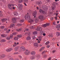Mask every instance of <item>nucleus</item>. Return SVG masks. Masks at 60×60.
I'll return each mask as SVG.
<instances>
[{
    "label": "nucleus",
    "instance_id": "f257e3e1",
    "mask_svg": "<svg viewBox=\"0 0 60 60\" xmlns=\"http://www.w3.org/2000/svg\"><path fill=\"white\" fill-rule=\"evenodd\" d=\"M25 19H29V20L28 21V22H30V24H32L34 22V20L31 18V16L30 15L28 14V13H27V14L25 16Z\"/></svg>",
    "mask_w": 60,
    "mask_h": 60
},
{
    "label": "nucleus",
    "instance_id": "f03ea898",
    "mask_svg": "<svg viewBox=\"0 0 60 60\" xmlns=\"http://www.w3.org/2000/svg\"><path fill=\"white\" fill-rule=\"evenodd\" d=\"M14 5L13 4H9L8 5V7L9 9L12 10V9L13 10H15V7H14Z\"/></svg>",
    "mask_w": 60,
    "mask_h": 60
},
{
    "label": "nucleus",
    "instance_id": "7ed1b4c3",
    "mask_svg": "<svg viewBox=\"0 0 60 60\" xmlns=\"http://www.w3.org/2000/svg\"><path fill=\"white\" fill-rule=\"evenodd\" d=\"M37 57V58H40V55H36V56H32L31 57L30 59H32V60H33V59H34L35 58Z\"/></svg>",
    "mask_w": 60,
    "mask_h": 60
},
{
    "label": "nucleus",
    "instance_id": "20e7f679",
    "mask_svg": "<svg viewBox=\"0 0 60 60\" xmlns=\"http://www.w3.org/2000/svg\"><path fill=\"white\" fill-rule=\"evenodd\" d=\"M18 7L20 11L22 10V7H23V5L21 4H18Z\"/></svg>",
    "mask_w": 60,
    "mask_h": 60
},
{
    "label": "nucleus",
    "instance_id": "39448f33",
    "mask_svg": "<svg viewBox=\"0 0 60 60\" xmlns=\"http://www.w3.org/2000/svg\"><path fill=\"white\" fill-rule=\"evenodd\" d=\"M38 18L39 19H41V20H43L44 19V18L43 17V16L41 15H39L38 16Z\"/></svg>",
    "mask_w": 60,
    "mask_h": 60
},
{
    "label": "nucleus",
    "instance_id": "423d86ee",
    "mask_svg": "<svg viewBox=\"0 0 60 60\" xmlns=\"http://www.w3.org/2000/svg\"><path fill=\"white\" fill-rule=\"evenodd\" d=\"M25 53V55H29L30 54V51L28 50H26Z\"/></svg>",
    "mask_w": 60,
    "mask_h": 60
},
{
    "label": "nucleus",
    "instance_id": "0eeeda50",
    "mask_svg": "<svg viewBox=\"0 0 60 60\" xmlns=\"http://www.w3.org/2000/svg\"><path fill=\"white\" fill-rule=\"evenodd\" d=\"M21 50L24 51L25 50V47L24 46H22L20 48Z\"/></svg>",
    "mask_w": 60,
    "mask_h": 60
},
{
    "label": "nucleus",
    "instance_id": "6e6552de",
    "mask_svg": "<svg viewBox=\"0 0 60 60\" xmlns=\"http://www.w3.org/2000/svg\"><path fill=\"white\" fill-rule=\"evenodd\" d=\"M39 12L40 13H42L43 14H45V12L43 11L41 9L39 10Z\"/></svg>",
    "mask_w": 60,
    "mask_h": 60
},
{
    "label": "nucleus",
    "instance_id": "1a4fd4ad",
    "mask_svg": "<svg viewBox=\"0 0 60 60\" xmlns=\"http://www.w3.org/2000/svg\"><path fill=\"white\" fill-rule=\"evenodd\" d=\"M12 21L14 23H15L16 22V18H13L12 19Z\"/></svg>",
    "mask_w": 60,
    "mask_h": 60
},
{
    "label": "nucleus",
    "instance_id": "9d476101",
    "mask_svg": "<svg viewBox=\"0 0 60 60\" xmlns=\"http://www.w3.org/2000/svg\"><path fill=\"white\" fill-rule=\"evenodd\" d=\"M37 13V12L36 11H34V13H33V16H34V18H35L36 16V13Z\"/></svg>",
    "mask_w": 60,
    "mask_h": 60
},
{
    "label": "nucleus",
    "instance_id": "9b49d317",
    "mask_svg": "<svg viewBox=\"0 0 60 60\" xmlns=\"http://www.w3.org/2000/svg\"><path fill=\"white\" fill-rule=\"evenodd\" d=\"M34 51H33L31 52L30 54L31 55H35L36 53Z\"/></svg>",
    "mask_w": 60,
    "mask_h": 60
},
{
    "label": "nucleus",
    "instance_id": "f8f14e48",
    "mask_svg": "<svg viewBox=\"0 0 60 60\" xmlns=\"http://www.w3.org/2000/svg\"><path fill=\"white\" fill-rule=\"evenodd\" d=\"M49 23H47L46 24H44L43 25V27H46V26H49Z\"/></svg>",
    "mask_w": 60,
    "mask_h": 60
},
{
    "label": "nucleus",
    "instance_id": "ddd939ff",
    "mask_svg": "<svg viewBox=\"0 0 60 60\" xmlns=\"http://www.w3.org/2000/svg\"><path fill=\"white\" fill-rule=\"evenodd\" d=\"M15 26V24H12L11 25V26H9V28H11L13 27H14Z\"/></svg>",
    "mask_w": 60,
    "mask_h": 60
},
{
    "label": "nucleus",
    "instance_id": "4468645a",
    "mask_svg": "<svg viewBox=\"0 0 60 60\" xmlns=\"http://www.w3.org/2000/svg\"><path fill=\"white\" fill-rule=\"evenodd\" d=\"M14 14L15 16H17V15H18V13L17 11H15L14 12Z\"/></svg>",
    "mask_w": 60,
    "mask_h": 60
},
{
    "label": "nucleus",
    "instance_id": "2eb2a0df",
    "mask_svg": "<svg viewBox=\"0 0 60 60\" xmlns=\"http://www.w3.org/2000/svg\"><path fill=\"white\" fill-rule=\"evenodd\" d=\"M37 30L38 31H41L42 30L41 28L40 27H38Z\"/></svg>",
    "mask_w": 60,
    "mask_h": 60
},
{
    "label": "nucleus",
    "instance_id": "dca6fc26",
    "mask_svg": "<svg viewBox=\"0 0 60 60\" xmlns=\"http://www.w3.org/2000/svg\"><path fill=\"white\" fill-rule=\"evenodd\" d=\"M8 34H4L1 35V37H6L7 36H8Z\"/></svg>",
    "mask_w": 60,
    "mask_h": 60
},
{
    "label": "nucleus",
    "instance_id": "f3484780",
    "mask_svg": "<svg viewBox=\"0 0 60 60\" xmlns=\"http://www.w3.org/2000/svg\"><path fill=\"white\" fill-rule=\"evenodd\" d=\"M12 50V49L10 48L8 49L6 51L8 52H9V51H11Z\"/></svg>",
    "mask_w": 60,
    "mask_h": 60
},
{
    "label": "nucleus",
    "instance_id": "a211bd4d",
    "mask_svg": "<svg viewBox=\"0 0 60 60\" xmlns=\"http://www.w3.org/2000/svg\"><path fill=\"white\" fill-rule=\"evenodd\" d=\"M22 30V28H20V29H16V31H18L19 32V31H21Z\"/></svg>",
    "mask_w": 60,
    "mask_h": 60
},
{
    "label": "nucleus",
    "instance_id": "6ab92c4d",
    "mask_svg": "<svg viewBox=\"0 0 60 60\" xmlns=\"http://www.w3.org/2000/svg\"><path fill=\"white\" fill-rule=\"evenodd\" d=\"M19 47H16L15 48V51H17L19 50Z\"/></svg>",
    "mask_w": 60,
    "mask_h": 60
},
{
    "label": "nucleus",
    "instance_id": "aec40b11",
    "mask_svg": "<svg viewBox=\"0 0 60 60\" xmlns=\"http://www.w3.org/2000/svg\"><path fill=\"white\" fill-rule=\"evenodd\" d=\"M27 40H31V37L30 36H29L27 37L26 38Z\"/></svg>",
    "mask_w": 60,
    "mask_h": 60
},
{
    "label": "nucleus",
    "instance_id": "412c9836",
    "mask_svg": "<svg viewBox=\"0 0 60 60\" xmlns=\"http://www.w3.org/2000/svg\"><path fill=\"white\" fill-rule=\"evenodd\" d=\"M1 21L3 22H5V21H6V20H7V19H2Z\"/></svg>",
    "mask_w": 60,
    "mask_h": 60
},
{
    "label": "nucleus",
    "instance_id": "4be33fe9",
    "mask_svg": "<svg viewBox=\"0 0 60 60\" xmlns=\"http://www.w3.org/2000/svg\"><path fill=\"white\" fill-rule=\"evenodd\" d=\"M24 2V0H19L18 1V3H22Z\"/></svg>",
    "mask_w": 60,
    "mask_h": 60
},
{
    "label": "nucleus",
    "instance_id": "5701e85b",
    "mask_svg": "<svg viewBox=\"0 0 60 60\" xmlns=\"http://www.w3.org/2000/svg\"><path fill=\"white\" fill-rule=\"evenodd\" d=\"M34 46L35 47H38V44L37 43H35L34 44Z\"/></svg>",
    "mask_w": 60,
    "mask_h": 60
},
{
    "label": "nucleus",
    "instance_id": "b1692460",
    "mask_svg": "<svg viewBox=\"0 0 60 60\" xmlns=\"http://www.w3.org/2000/svg\"><path fill=\"white\" fill-rule=\"evenodd\" d=\"M44 49V47H42L41 49L39 50V51L41 52V51H42L43 49Z\"/></svg>",
    "mask_w": 60,
    "mask_h": 60
},
{
    "label": "nucleus",
    "instance_id": "393cba45",
    "mask_svg": "<svg viewBox=\"0 0 60 60\" xmlns=\"http://www.w3.org/2000/svg\"><path fill=\"white\" fill-rule=\"evenodd\" d=\"M5 41H6V40L5 39H2L0 41L1 42H4Z\"/></svg>",
    "mask_w": 60,
    "mask_h": 60
},
{
    "label": "nucleus",
    "instance_id": "a878e982",
    "mask_svg": "<svg viewBox=\"0 0 60 60\" xmlns=\"http://www.w3.org/2000/svg\"><path fill=\"white\" fill-rule=\"evenodd\" d=\"M5 55L4 54H2L0 56V57L1 58H3V57H5Z\"/></svg>",
    "mask_w": 60,
    "mask_h": 60
},
{
    "label": "nucleus",
    "instance_id": "bb28decb",
    "mask_svg": "<svg viewBox=\"0 0 60 60\" xmlns=\"http://www.w3.org/2000/svg\"><path fill=\"white\" fill-rule=\"evenodd\" d=\"M56 35L57 36H59L60 35V33L58 32H57L56 33Z\"/></svg>",
    "mask_w": 60,
    "mask_h": 60
},
{
    "label": "nucleus",
    "instance_id": "cd10ccee",
    "mask_svg": "<svg viewBox=\"0 0 60 60\" xmlns=\"http://www.w3.org/2000/svg\"><path fill=\"white\" fill-rule=\"evenodd\" d=\"M56 28H60V25H58L56 26Z\"/></svg>",
    "mask_w": 60,
    "mask_h": 60
},
{
    "label": "nucleus",
    "instance_id": "c85d7f7f",
    "mask_svg": "<svg viewBox=\"0 0 60 60\" xmlns=\"http://www.w3.org/2000/svg\"><path fill=\"white\" fill-rule=\"evenodd\" d=\"M41 38H42V37L41 36L38 37L40 41H41Z\"/></svg>",
    "mask_w": 60,
    "mask_h": 60
},
{
    "label": "nucleus",
    "instance_id": "c756f323",
    "mask_svg": "<svg viewBox=\"0 0 60 60\" xmlns=\"http://www.w3.org/2000/svg\"><path fill=\"white\" fill-rule=\"evenodd\" d=\"M37 34V32L36 31H34L33 33V34L34 35H35Z\"/></svg>",
    "mask_w": 60,
    "mask_h": 60
},
{
    "label": "nucleus",
    "instance_id": "7c9ffc66",
    "mask_svg": "<svg viewBox=\"0 0 60 60\" xmlns=\"http://www.w3.org/2000/svg\"><path fill=\"white\" fill-rule=\"evenodd\" d=\"M47 8H48L46 7V6H45V8H44V10H45V11H47Z\"/></svg>",
    "mask_w": 60,
    "mask_h": 60
},
{
    "label": "nucleus",
    "instance_id": "2f4dec72",
    "mask_svg": "<svg viewBox=\"0 0 60 60\" xmlns=\"http://www.w3.org/2000/svg\"><path fill=\"white\" fill-rule=\"evenodd\" d=\"M14 39L15 40H18V39H19V38H18L17 37H15L14 38Z\"/></svg>",
    "mask_w": 60,
    "mask_h": 60
},
{
    "label": "nucleus",
    "instance_id": "473e14b6",
    "mask_svg": "<svg viewBox=\"0 0 60 60\" xmlns=\"http://www.w3.org/2000/svg\"><path fill=\"white\" fill-rule=\"evenodd\" d=\"M17 37L19 38H21V37H22V35H17Z\"/></svg>",
    "mask_w": 60,
    "mask_h": 60
},
{
    "label": "nucleus",
    "instance_id": "72a5a7b5",
    "mask_svg": "<svg viewBox=\"0 0 60 60\" xmlns=\"http://www.w3.org/2000/svg\"><path fill=\"white\" fill-rule=\"evenodd\" d=\"M20 22H23L24 21V19H22L20 21Z\"/></svg>",
    "mask_w": 60,
    "mask_h": 60
},
{
    "label": "nucleus",
    "instance_id": "f704fd0d",
    "mask_svg": "<svg viewBox=\"0 0 60 60\" xmlns=\"http://www.w3.org/2000/svg\"><path fill=\"white\" fill-rule=\"evenodd\" d=\"M17 45V44L16 43V42H15V44L13 45V46L14 47H16Z\"/></svg>",
    "mask_w": 60,
    "mask_h": 60
},
{
    "label": "nucleus",
    "instance_id": "c9c22d12",
    "mask_svg": "<svg viewBox=\"0 0 60 60\" xmlns=\"http://www.w3.org/2000/svg\"><path fill=\"white\" fill-rule=\"evenodd\" d=\"M35 20V22H37L38 21V18H37Z\"/></svg>",
    "mask_w": 60,
    "mask_h": 60
},
{
    "label": "nucleus",
    "instance_id": "e433bc0d",
    "mask_svg": "<svg viewBox=\"0 0 60 60\" xmlns=\"http://www.w3.org/2000/svg\"><path fill=\"white\" fill-rule=\"evenodd\" d=\"M55 7H56V6H55V5H54V7L52 6V10H54L55 8Z\"/></svg>",
    "mask_w": 60,
    "mask_h": 60
},
{
    "label": "nucleus",
    "instance_id": "4c0bfd02",
    "mask_svg": "<svg viewBox=\"0 0 60 60\" xmlns=\"http://www.w3.org/2000/svg\"><path fill=\"white\" fill-rule=\"evenodd\" d=\"M13 35H10V37H9L10 38V39H11L13 37Z\"/></svg>",
    "mask_w": 60,
    "mask_h": 60
},
{
    "label": "nucleus",
    "instance_id": "58836bf2",
    "mask_svg": "<svg viewBox=\"0 0 60 60\" xmlns=\"http://www.w3.org/2000/svg\"><path fill=\"white\" fill-rule=\"evenodd\" d=\"M4 26H1L0 27V28L2 29H4Z\"/></svg>",
    "mask_w": 60,
    "mask_h": 60
},
{
    "label": "nucleus",
    "instance_id": "ea45409f",
    "mask_svg": "<svg viewBox=\"0 0 60 60\" xmlns=\"http://www.w3.org/2000/svg\"><path fill=\"white\" fill-rule=\"evenodd\" d=\"M42 2H41V1L40 2H38V5H40V4H41Z\"/></svg>",
    "mask_w": 60,
    "mask_h": 60
},
{
    "label": "nucleus",
    "instance_id": "a19ab883",
    "mask_svg": "<svg viewBox=\"0 0 60 60\" xmlns=\"http://www.w3.org/2000/svg\"><path fill=\"white\" fill-rule=\"evenodd\" d=\"M49 41H47L45 44L46 45H48V44H49Z\"/></svg>",
    "mask_w": 60,
    "mask_h": 60
},
{
    "label": "nucleus",
    "instance_id": "79ce46f5",
    "mask_svg": "<svg viewBox=\"0 0 60 60\" xmlns=\"http://www.w3.org/2000/svg\"><path fill=\"white\" fill-rule=\"evenodd\" d=\"M52 35H52V34L51 35H49V37H53Z\"/></svg>",
    "mask_w": 60,
    "mask_h": 60
},
{
    "label": "nucleus",
    "instance_id": "37998d69",
    "mask_svg": "<svg viewBox=\"0 0 60 60\" xmlns=\"http://www.w3.org/2000/svg\"><path fill=\"white\" fill-rule=\"evenodd\" d=\"M22 25L21 24H18L17 25V26H21Z\"/></svg>",
    "mask_w": 60,
    "mask_h": 60
},
{
    "label": "nucleus",
    "instance_id": "c03bdc74",
    "mask_svg": "<svg viewBox=\"0 0 60 60\" xmlns=\"http://www.w3.org/2000/svg\"><path fill=\"white\" fill-rule=\"evenodd\" d=\"M0 12L1 13L0 14V17H1V16H2V14H1L2 13V12H1V11H0Z\"/></svg>",
    "mask_w": 60,
    "mask_h": 60
},
{
    "label": "nucleus",
    "instance_id": "a18cd8bd",
    "mask_svg": "<svg viewBox=\"0 0 60 60\" xmlns=\"http://www.w3.org/2000/svg\"><path fill=\"white\" fill-rule=\"evenodd\" d=\"M28 1V0H24V2L25 3H27Z\"/></svg>",
    "mask_w": 60,
    "mask_h": 60
},
{
    "label": "nucleus",
    "instance_id": "49530a36",
    "mask_svg": "<svg viewBox=\"0 0 60 60\" xmlns=\"http://www.w3.org/2000/svg\"><path fill=\"white\" fill-rule=\"evenodd\" d=\"M7 40H9L11 39L10 38V37H8L6 38Z\"/></svg>",
    "mask_w": 60,
    "mask_h": 60
},
{
    "label": "nucleus",
    "instance_id": "de8ad7c7",
    "mask_svg": "<svg viewBox=\"0 0 60 60\" xmlns=\"http://www.w3.org/2000/svg\"><path fill=\"white\" fill-rule=\"evenodd\" d=\"M19 53V52H15L14 53V55H15V54H18Z\"/></svg>",
    "mask_w": 60,
    "mask_h": 60
},
{
    "label": "nucleus",
    "instance_id": "09e8293b",
    "mask_svg": "<svg viewBox=\"0 0 60 60\" xmlns=\"http://www.w3.org/2000/svg\"><path fill=\"white\" fill-rule=\"evenodd\" d=\"M33 39H36V37H35V36H33L32 37Z\"/></svg>",
    "mask_w": 60,
    "mask_h": 60
},
{
    "label": "nucleus",
    "instance_id": "8fccbe9b",
    "mask_svg": "<svg viewBox=\"0 0 60 60\" xmlns=\"http://www.w3.org/2000/svg\"><path fill=\"white\" fill-rule=\"evenodd\" d=\"M54 19V18L53 17H52L51 18H50V20H51V21H52Z\"/></svg>",
    "mask_w": 60,
    "mask_h": 60
},
{
    "label": "nucleus",
    "instance_id": "3c124183",
    "mask_svg": "<svg viewBox=\"0 0 60 60\" xmlns=\"http://www.w3.org/2000/svg\"><path fill=\"white\" fill-rule=\"evenodd\" d=\"M19 58H20V59H21V58H22V56H21L20 55H19Z\"/></svg>",
    "mask_w": 60,
    "mask_h": 60
},
{
    "label": "nucleus",
    "instance_id": "603ef678",
    "mask_svg": "<svg viewBox=\"0 0 60 60\" xmlns=\"http://www.w3.org/2000/svg\"><path fill=\"white\" fill-rule=\"evenodd\" d=\"M46 53V52L45 51H44L42 52V54H44V53Z\"/></svg>",
    "mask_w": 60,
    "mask_h": 60
},
{
    "label": "nucleus",
    "instance_id": "864d4df0",
    "mask_svg": "<svg viewBox=\"0 0 60 60\" xmlns=\"http://www.w3.org/2000/svg\"><path fill=\"white\" fill-rule=\"evenodd\" d=\"M4 31H7L8 30H7V29L6 28H5L4 30Z\"/></svg>",
    "mask_w": 60,
    "mask_h": 60
},
{
    "label": "nucleus",
    "instance_id": "5fc2aeb1",
    "mask_svg": "<svg viewBox=\"0 0 60 60\" xmlns=\"http://www.w3.org/2000/svg\"><path fill=\"white\" fill-rule=\"evenodd\" d=\"M30 29H33V28H34L33 27V26H32V27L30 26Z\"/></svg>",
    "mask_w": 60,
    "mask_h": 60
},
{
    "label": "nucleus",
    "instance_id": "6e6d98bb",
    "mask_svg": "<svg viewBox=\"0 0 60 60\" xmlns=\"http://www.w3.org/2000/svg\"><path fill=\"white\" fill-rule=\"evenodd\" d=\"M12 34H13V35H15L16 34V33H13Z\"/></svg>",
    "mask_w": 60,
    "mask_h": 60
},
{
    "label": "nucleus",
    "instance_id": "4d7b16f0",
    "mask_svg": "<svg viewBox=\"0 0 60 60\" xmlns=\"http://www.w3.org/2000/svg\"><path fill=\"white\" fill-rule=\"evenodd\" d=\"M50 47V46L49 45H48L47 46V47L48 48H49Z\"/></svg>",
    "mask_w": 60,
    "mask_h": 60
},
{
    "label": "nucleus",
    "instance_id": "13d9d810",
    "mask_svg": "<svg viewBox=\"0 0 60 60\" xmlns=\"http://www.w3.org/2000/svg\"><path fill=\"white\" fill-rule=\"evenodd\" d=\"M6 33L7 34H9L10 33V31H8V30L6 31Z\"/></svg>",
    "mask_w": 60,
    "mask_h": 60
},
{
    "label": "nucleus",
    "instance_id": "bf43d9fd",
    "mask_svg": "<svg viewBox=\"0 0 60 60\" xmlns=\"http://www.w3.org/2000/svg\"><path fill=\"white\" fill-rule=\"evenodd\" d=\"M42 34H43V36H45L46 35V34L45 33H43Z\"/></svg>",
    "mask_w": 60,
    "mask_h": 60
},
{
    "label": "nucleus",
    "instance_id": "052dcab7",
    "mask_svg": "<svg viewBox=\"0 0 60 60\" xmlns=\"http://www.w3.org/2000/svg\"><path fill=\"white\" fill-rule=\"evenodd\" d=\"M56 51V50H53L52 51V53H55V52Z\"/></svg>",
    "mask_w": 60,
    "mask_h": 60
},
{
    "label": "nucleus",
    "instance_id": "680f3d73",
    "mask_svg": "<svg viewBox=\"0 0 60 60\" xmlns=\"http://www.w3.org/2000/svg\"><path fill=\"white\" fill-rule=\"evenodd\" d=\"M10 2L11 3V4H14V1H11Z\"/></svg>",
    "mask_w": 60,
    "mask_h": 60
},
{
    "label": "nucleus",
    "instance_id": "e2e57ef3",
    "mask_svg": "<svg viewBox=\"0 0 60 60\" xmlns=\"http://www.w3.org/2000/svg\"><path fill=\"white\" fill-rule=\"evenodd\" d=\"M23 4H24V5H25V6H27V5H26V4L25 3V2L23 3Z\"/></svg>",
    "mask_w": 60,
    "mask_h": 60
},
{
    "label": "nucleus",
    "instance_id": "0e129e2a",
    "mask_svg": "<svg viewBox=\"0 0 60 60\" xmlns=\"http://www.w3.org/2000/svg\"><path fill=\"white\" fill-rule=\"evenodd\" d=\"M54 19H56V20H57V17L56 16L54 17Z\"/></svg>",
    "mask_w": 60,
    "mask_h": 60
},
{
    "label": "nucleus",
    "instance_id": "69168bd1",
    "mask_svg": "<svg viewBox=\"0 0 60 60\" xmlns=\"http://www.w3.org/2000/svg\"><path fill=\"white\" fill-rule=\"evenodd\" d=\"M51 58L50 57L48 58V60H51Z\"/></svg>",
    "mask_w": 60,
    "mask_h": 60
},
{
    "label": "nucleus",
    "instance_id": "338daca9",
    "mask_svg": "<svg viewBox=\"0 0 60 60\" xmlns=\"http://www.w3.org/2000/svg\"><path fill=\"white\" fill-rule=\"evenodd\" d=\"M37 9L38 10H39V7H37Z\"/></svg>",
    "mask_w": 60,
    "mask_h": 60
},
{
    "label": "nucleus",
    "instance_id": "774afa93",
    "mask_svg": "<svg viewBox=\"0 0 60 60\" xmlns=\"http://www.w3.org/2000/svg\"><path fill=\"white\" fill-rule=\"evenodd\" d=\"M47 56V55H45L44 56V57H46Z\"/></svg>",
    "mask_w": 60,
    "mask_h": 60
}]
</instances>
